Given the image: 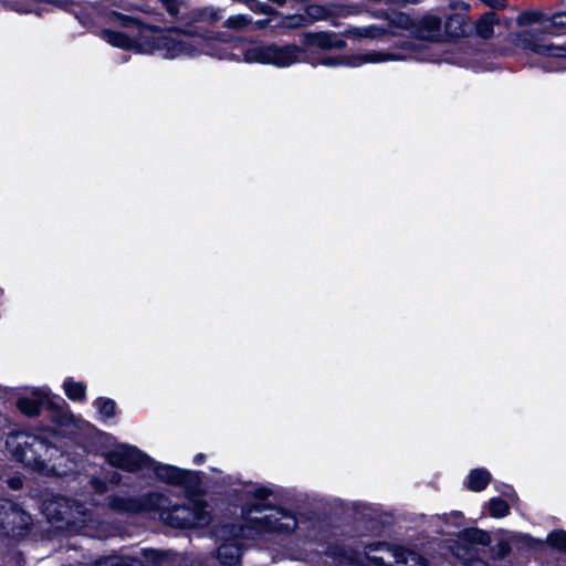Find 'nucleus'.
Returning <instances> with one entry per match:
<instances>
[{"mask_svg": "<svg viewBox=\"0 0 566 566\" xmlns=\"http://www.w3.org/2000/svg\"><path fill=\"white\" fill-rule=\"evenodd\" d=\"M143 566H163L167 559L165 552L155 548H144L142 551Z\"/></svg>", "mask_w": 566, "mask_h": 566, "instance_id": "f704fd0d", "label": "nucleus"}, {"mask_svg": "<svg viewBox=\"0 0 566 566\" xmlns=\"http://www.w3.org/2000/svg\"><path fill=\"white\" fill-rule=\"evenodd\" d=\"M370 35L368 29L348 28L339 33L334 31H305L301 35V45L295 43L279 45L274 42L252 44L241 39L233 46V52L230 53L229 59L249 64L258 63L283 69L300 62V54L306 52V49L343 50L347 46L344 38L363 39Z\"/></svg>", "mask_w": 566, "mask_h": 566, "instance_id": "f257e3e1", "label": "nucleus"}, {"mask_svg": "<svg viewBox=\"0 0 566 566\" xmlns=\"http://www.w3.org/2000/svg\"><path fill=\"white\" fill-rule=\"evenodd\" d=\"M154 473V476L168 485L182 488L188 496L202 494L201 485L203 472L181 469L176 465L157 462L153 458V463L146 467Z\"/></svg>", "mask_w": 566, "mask_h": 566, "instance_id": "7ed1b4c3", "label": "nucleus"}, {"mask_svg": "<svg viewBox=\"0 0 566 566\" xmlns=\"http://www.w3.org/2000/svg\"><path fill=\"white\" fill-rule=\"evenodd\" d=\"M526 48H528L535 54L545 57L566 59V46H559L552 43H541L536 39L532 38L527 41Z\"/></svg>", "mask_w": 566, "mask_h": 566, "instance_id": "4be33fe9", "label": "nucleus"}, {"mask_svg": "<svg viewBox=\"0 0 566 566\" xmlns=\"http://www.w3.org/2000/svg\"><path fill=\"white\" fill-rule=\"evenodd\" d=\"M233 2L242 3V4H249V2H252V0H232Z\"/></svg>", "mask_w": 566, "mask_h": 566, "instance_id": "6e6d98bb", "label": "nucleus"}, {"mask_svg": "<svg viewBox=\"0 0 566 566\" xmlns=\"http://www.w3.org/2000/svg\"><path fill=\"white\" fill-rule=\"evenodd\" d=\"M7 444L12 447L13 459L24 468L34 471H42L45 468L43 457L50 447L46 438L24 430H17L10 433Z\"/></svg>", "mask_w": 566, "mask_h": 566, "instance_id": "f03ea898", "label": "nucleus"}, {"mask_svg": "<svg viewBox=\"0 0 566 566\" xmlns=\"http://www.w3.org/2000/svg\"><path fill=\"white\" fill-rule=\"evenodd\" d=\"M218 558L226 566H235L241 557V544L221 543L217 549Z\"/></svg>", "mask_w": 566, "mask_h": 566, "instance_id": "a878e982", "label": "nucleus"}, {"mask_svg": "<svg viewBox=\"0 0 566 566\" xmlns=\"http://www.w3.org/2000/svg\"><path fill=\"white\" fill-rule=\"evenodd\" d=\"M33 525L32 516L18 503L0 499V537L20 541L29 535Z\"/></svg>", "mask_w": 566, "mask_h": 566, "instance_id": "39448f33", "label": "nucleus"}, {"mask_svg": "<svg viewBox=\"0 0 566 566\" xmlns=\"http://www.w3.org/2000/svg\"><path fill=\"white\" fill-rule=\"evenodd\" d=\"M154 473V476L168 485L182 488L188 496L202 494L201 485L203 472L181 469L176 465L157 462L153 458V463L146 467Z\"/></svg>", "mask_w": 566, "mask_h": 566, "instance_id": "20e7f679", "label": "nucleus"}, {"mask_svg": "<svg viewBox=\"0 0 566 566\" xmlns=\"http://www.w3.org/2000/svg\"><path fill=\"white\" fill-rule=\"evenodd\" d=\"M163 522L172 528L191 530L190 523V502L188 504H172L167 495L166 502H161V507L156 511Z\"/></svg>", "mask_w": 566, "mask_h": 566, "instance_id": "1a4fd4ad", "label": "nucleus"}, {"mask_svg": "<svg viewBox=\"0 0 566 566\" xmlns=\"http://www.w3.org/2000/svg\"><path fill=\"white\" fill-rule=\"evenodd\" d=\"M385 54L382 52H369L366 54H353L345 56H327L322 57L319 60V64L325 66H338V65H347L357 67L363 65L364 63H377L385 61Z\"/></svg>", "mask_w": 566, "mask_h": 566, "instance_id": "f8f14e48", "label": "nucleus"}, {"mask_svg": "<svg viewBox=\"0 0 566 566\" xmlns=\"http://www.w3.org/2000/svg\"><path fill=\"white\" fill-rule=\"evenodd\" d=\"M270 2L279 6V7H283L287 0H269Z\"/></svg>", "mask_w": 566, "mask_h": 566, "instance_id": "864d4df0", "label": "nucleus"}, {"mask_svg": "<svg viewBox=\"0 0 566 566\" xmlns=\"http://www.w3.org/2000/svg\"><path fill=\"white\" fill-rule=\"evenodd\" d=\"M442 20L438 15H423L415 24L416 36L426 41H438L441 36Z\"/></svg>", "mask_w": 566, "mask_h": 566, "instance_id": "f3484780", "label": "nucleus"}, {"mask_svg": "<svg viewBox=\"0 0 566 566\" xmlns=\"http://www.w3.org/2000/svg\"><path fill=\"white\" fill-rule=\"evenodd\" d=\"M163 29L164 31L160 33H153L151 35L147 34V36L144 38L142 42V53L151 54L156 51H160L164 52V56L167 59H174L181 54L192 53L195 48L191 43L184 40L175 39L169 34H165L164 32L167 31L168 33H177L185 35H193L197 34L196 32L179 27H170L167 29Z\"/></svg>", "mask_w": 566, "mask_h": 566, "instance_id": "423d86ee", "label": "nucleus"}, {"mask_svg": "<svg viewBox=\"0 0 566 566\" xmlns=\"http://www.w3.org/2000/svg\"><path fill=\"white\" fill-rule=\"evenodd\" d=\"M253 23L249 14H235L224 21V27L231 30H242Z\"/></svg>", "mask_w": 566, "mask_h": 566, "instance_id": "4c0bfd02", "label": "nucleus"}, {"mask_svg": "<svg viewBox=\"0 0 566 566\" xmlns=\"http://www.w3.org/2000/svg\"><path fill=\"white\" fill-rule=\"evenodd\" d=\"M273 494L272 490L266 486H259L253 492H251L253 502H248L242 506V514H250L253 512L262 513L268 510H277L283 517H294L291 511L284 507H276L270 502H268L269 497Z\"/></svg>", "mask_w": 566, "mask_h": 566, "instance_id": "9b49d317", "label": "nucleus"}, {"mask_svg": "<svg viewBox=\"0 0 566 566\" xmlns=\"http://www.w3.org/2000/svg\"><path fill=\"white\" fill-rule=\"evenodd\" d=\"M63 390L65 396L74 402H83L86 400L87 387L83 381H76L73 377H66L63 381Z\"/></svg>", "mask_w": 566, "mask_h": 566, "instance_id": "b1692460", "label": "nucleus"}, {"mask_svg": "<svg viewBox=\"0 0 566 566\" xmlns=\"http://www.w3.org/2000/svg\"><path fill=\"white\" fill-rule=\"evenodd\" d=\"M545 32L551 35H559L566 31V11L555 12L552 15L546 14Z\"/></svg>", "mask_w": 566, "mask_h": 566, "instance_id": "c85d7f7f", "label": "nucleus"}, {"mask_svg": "<svg viewBox=\"0 0 566 566\" xmlns=\"http://www.w3.org/2000/svg\"><path fill=\"white\" fill-rule=\"evenodd\" d=\"M546 14L538 10H525L517 15V24L520 27H531L539 24L542 30L545 29Z\"/></svg>", "mask_w": 566, "mask_h": 566, "instance_id": "c756f323", "label": "nucleus"}, {"mask_svg": "<svg viewBox=\"0 0 566 566\" xmlns=\"http://www.w3.org/2000/svg\"><path fill=\"white\" fill-rule=\"evenodd\" d=\"M248 527L254 531L256 534H270V533H290L296 527V521L292 528L289 525L281 522L280 518L272 515H265L263 517H250L247 520Z\"/></svg>", "mask_w": 566, "mask_h": 566, "instance_id": "2eb2a0df", "label": "nucleus"}, {"mask_svg": "<svg viewBox=\"0 0 566 566\" xmlns=\"http://www.w3.org/2000/svg\"><path fill=\"white\" fill-rule=\"evenodd\" d=\"M212 521L208 504L203 500H190L191 530L207 527Z\"/></svg>", "mask_w": 566, "mask_h": 566, "instance_id": "6ab92c4d", "label": "nucleus"}, {"mask_svg": "<svg viewBox=\"0 0 566 566\" xmlns=\"http://www.w3.org/2000/svg\"><path fill=\"white\" fill-rule=\"evenodd\" d=\"M545 546L566 554V531L562 528L551 531L544 541Z\"/></svg>", "mask_w": 566, "mask_h": 566, "instance_id": "7c9ffc66", "label": "nucleus"}, {"mask_svg": "<svg viewBox=\"0 0 566 566\" xmlns=\"http://www.w3.org/2000/svg\"><path fill=\"white\" fill-rule=\"evenodd\" d=\"M394 557L395 562L398 565H406L408 566V562L412 560L415 564H420L421 566H427V560L423 556H421L419 553L415 552L413 549H410L408 547L397 545L394 548Z\"/></svg>", "mask_w": 566, "mask_h": 566, "instance_id": "cd10ccee", "label": "nucleus"}, {"mask_svg": "<svg viewBox=\"0 0 566 566\" xmlns=\"http://www.w3.org/2000/svg\"><path fill=\"white\" fill-rule=\"evenodd\" d=\"M212 34H213V32L206 30L202 34H200V36L202 39L210 40L213 38Z\"/></svg>", "mask_w": 566, "mask_h": 566, "instance_id": "603ef678", "label": "nucleus"}, {"mask_svg": "<svg viewBox=\"0 0 566 566\" xmlns=\"http://www.w3.org/2000/svg\"><path fill=\"white\" fill-rule=\"evenodd\" d=\"M274 21H276V18L275 17H268L264 18V19H259L256 20L255 22H253L254 24V30H263V29H266V28H272V29H275L274 28Z\"/></svg>", "mask_w": 566, "mask_h": 566, "instance_id": "a18cd8bd", "label": "nucleus"}, {"mask_svg": "<svg viewBox=\"0 0 566 566\" xmlns=\"http://www.w3.org/2000/svg\"><path fill=\"white\" fill-rule=\"evenodd\" d=\"M213 533L222 543L240 544L242 538V527L234 523H227L216 526Z\"/></svg>", "mask_w": 566, "mask_h": 566, "instance_id": "393cba45", "label": "nucleus"}, {"mask_svg": "<svg viewBox=\"0 0 566 566\" xmlns=\"http://www.w3.org/2000/svg\"><path fill=\"white\" fill-rule=\"evenodd\" d=\"M10 486L13 490H19L22 486V481L18 478H13L10 480Z\"/></svg>", "mask_w": 566, "mask_h": 566, "instance_id": "3c124183", "label": "nucleus"}, {"mask_svg": "<svg viewBox=\"0 0 566 566\" xmlns=\"http://www.w3.org/2000/svg\"><path fill=\"white\" fill-rule=\"evenodd\" d=\"M486 6L492 9H504L506 7V0H483Z\"/></svg>", "mask_w": 566, "mask_h": 566, "instance_id": "49530a36", "label": "nucleus"}, {"mask_svg": "<svg viewBox=\"0 0 566 566\" xmlns=\"http://www.w3.org/2000/svg\"><path fill=\"white\" fill-rule=\"evenodd\" d=\"M247 7L254 13L265 14L268 17H279V11L265 2L252 0Z\"/></svg>", "mask_w": 566, "mask_h": 566, "instance_id": "a19ab883", "label": "nucleus"}, {"mask_svg": "<svg viewBox=\"0 0 566 566\" xmlns=\"http://www.w3.org/2000/svg\"><path fill=\"white\" fill-rule=\"evenodd\" d=\"M107 483H112V484H118L122 480V476L118 472H109V474L105 478Z\"/></svg>", "mask_w": 566, "mask_h": 566, "instance_id": "09e8293b", "label": "nucleus"}, {"mask_svg": "<svg viewBox=\"0 0 566 566\" xmlns=\"http://www.w3.org/2000/svg\"><path fill=\"white\" fill-rule=\"evenodd\" d=\"M492 481L490 471L485 468L472 469L467 475L463 485L472 492H482Z\"/></svg>", "mask_w": 566, "mask_h": 566, "instance_id": "412c9836", "label": "nucleus"}, {"mask_svg": "<svg viewBox=\"0 0 566 566\" xmlns=\"http://www.w3.org/2000/svg\"><path fill=\"white\" fill-rule=\"evenodd\" d=\"M276 21L274 22V28L277 29H298L310 24L308 17L301 13L287 14L275 17Z\"/></svg>", "mask_w": 566, "mask_h": 566, "instance_id": "bb28decb", "label": "nucleus"}, {"mask_svg": "<svg viewBox=\"0 0 566 566\" xmlns=\"http://www.w3.org/2000/svg\"><path fill=\"white\" fill-rule=\"evenodd\" d=\"M90 484L93 488V490L96 493H98V494H103V493H105L107 491V481H106V479H99V478L93 476L90 480Z\"/></svg>", "mask_w": 566, "mask_h": 566, "instance_id": "c03bdc74", "label": "nucleus"}, {"mask_svg": "<svg viewBox=\"0 0 566 566\" xmlns=\"http://www.w3.org/2000/svg\"><path fill=\"white\" fill-rule=\"evenodd\" d=\"M514 542L518 548H526L528 551L541 552L544 549V541L533 537L531 534L517 533Z\"/></svg>", "mask_w": 566, "mask_h": 566, "instance_id": "2f4dec72", "label": "nucleus"}, {"mask_svg": "<svg viewBox=\"0 0 566 566\" xmlns=\"http://www.w3.org/2000/svg\"><path fill=\"white\" fill-rule=\"evenodd\" d=\"M329 15V9L321 4H308L305 10V17H308L310 23L313 21L327 19Z\"/></svg>", "mask_w": 566, "mask_h": 566, "instance_id": "58836bf2", "label": "nucleus"}, {"mask_svg": "<svg viewBox=\"0 0 566 566\" xmlns=\"http://www.w3.org/2000/svg\"><path fill=\"white\" fill-rule=\"evenodd\" d=\"M51 520H55L56 522H60L63 520L61 512H57L56 515H52Z\"/></svg>", "mask_w": 566, "mask_h": 566, "instance_id": "5fc2aeb1", "label": "nucleus"}, {"mask_svg": "<svg viewBox=\"0 0 566 566\" xmlns=\"http://www.w3.org/2000/svg\"><path fill=\"white\" fill-rule=\"evenodd\" d=\"M166 12L174 19L179 20L180 7L182 0H158Z\"/></svg>", "mask_w": 566, "mask_h": 566, "instance_id": "37998d69", "label": "nucleus"}, {"mask_svg": "<svg viewBox=\"0 0 566 566\" xmlns=\"http://www.w3.org/2000/svg\"><path fill=\"white\" fill-rule=\"evenodd\" d=\"M454 514H455L457 516H459V517H462V516H463V514H462L461 512H454Z\"/></svg>", "mask_w": 566, "mask_h": 566, "instance_id": "4d7b16f0", "label": "nucleus"}, {"mask_svg": "<svg viewBox=\"0 0 566 566\" xmlns=\"http://www.w3.org/2000/svg\"><path fill=\"white\" fill-rule=\"evenodd\" d=\"M458 542L465 547L470 545L490 546L491 535L488 531L479 527H467L458 533Z\"/></svg>", "mask_w": 566, "mask_h": 566, "instance_id": "aec40b11", "label": "nucleus"}, {"mask_svg": "<svg viewBox=\"0 0 566 566\" xmlns=\"http://www.w3.org/2000/svg\"><path fill=\"white\" fill-rule=\"evenodd\" d=\"M102 38L114 48L126 51L134 50L142 53V40L138 38H132L123 31L103 29Z\"/></svg>", "mask_w": 566, "mask_h": 566, "instance_id": "a211bd4d", "label": "nucleus"}, {"mask_svg": "<svg viewBox=\"0 0 566 566\" xmlns=\"http://www.w3.org/2000/svg\"><path fill=\"white\" fill-rule=\"evenodd\" d=\"M497 14L494 11L484 12L475 22V32L476 34L488 40L494 34V25L499 24Z\"/></svg>", "mask_w": 566, "mask_h": 566, "instance_id": "5701e85b", "label": "nucleus"}, {"mask_svg": "<svg viewBox=\"0 0 566 566\" xmlns=\"http://www.w3.org/2000/svg\"><path fill=\"white\" fill-rule=\"evenodd\" d=\"M489 547L491 552V558L493 560H502L505 557H507L512 552L511 544L506 539H500L494 545L490 544Z\"/></svg>", "mask_w": 566, "mask_h": 566, "instance_id": "e433bc0d", "label": "nucleus"}, {"mask_svg": "<svg viewBox=\"0 0 566 566\" xmlns=\"http://www.w3.org/2000/svg\"><path fill=\"white\" fill-rule=\"evenodd\" d=\"M472 32L470 19L463 13H451L443 24V36L447 41H455L469 36Z\"/></svg>", "mask_w": 566, "mask_h": 566, "instance_id": "ddd939ff", "label": "nucleus"}, {"mask_svg": "<svg viewBox=\"0 0 566 566\" xmlns=\"http://www.w3.org/2000/svg\"><path fill=\"white\" fill-rule=\"evenodd\" d=\"M222 15L220 10L214 9L212 7H205L200 9H196L192 12V21L196 22H207L213 24L221 20Z\"/></svg>", "mask_w": 566, "mask_h": 566, "instance_id": "473e14b6", "label": "nucleus"}, {"mask_svg": "<svg viewBox=\"0 0 566 566\" xmlns=\"http://www.w3.org/2000/svg\"><path fill=\"white\" fill-rule=\"evenodd\" d=\"M112 15L114 17V22H116L119 27L125 29H136L138 32L137 38L142 41L147 36V32L160 33L164 31V29L159 25L146 23L138 18L125 13L113 11Z\"/></svg>", "mask_w": 566, "mask_h": 566, "instance_id": "dca6fc26", "label": "nucleus"}, {"mask_svg": "<svg viewBox=\"0 0 566 566\" xmlns=\"http://www.w3.org/2000/svg\"><path fill=\"white\" fill-rule=\"evenodd\" d=\"M105 566H143L139 557L112 556L104 562Z\"/></svg>", "mask_w": 566, "mask_h": 566, "instance_id": "ea45409f", "label": "nucleus"}, {"mask_svg": "<svg viewBox=\"0 0 566 566\" xmlns=\"http://www.w3.org/2000/svg\"><path fill=\"white\" fill-rule=\"evenodd\" d=\"M44 409L49 419L59 427H69L72 423L73 415L67 402L59 395H54L48 388Z\"/></svg>", "mask_w": 566, "mask_h": 566, "instance_id": "9d476101", "label": "nucleus"}, {"mask_svg": "<svg viewBox=\"0 0 566 566\" xmlns=\"http://www.w3.org/2000/svg\"><path fill=\"white\" fill-rule=\"evenodd\" d=\"M42 2L53 3V0H20L17 2L19 6L17 10L23 13L38 12L39 4Z\"/></svg>", "mask_w": 566, "mask_h": 566, "instance_id": "79ce46f5", "label": "nucleus"}, {"mask_svg": "<svg viewBox=\"0 0 566 566\" xmlns=\"http://www.w3.org/2000/svg\"><path fill=\"white\" fill-rule=\"evenodd\" d=\"M502 494L511 500H513L514 497L517 499L515 490L510 484H504V490H502Z\"/></svg>", "mask_w": 566, "mask_h": 566, "instance_id": "de8ad7c7", "label": "nucleus"}, {"mask_svg": "<svg viewBox=\"0 0 566 566\" xmlns=\"http://www.w3.org/2000/svg\"><path fill=\"white\" fill-rule=\"evenodd\" d=\"M206 459H207V457H206L205 453H197L193 457V463L197 464V465L203 464Z\"/></svg>", "mask_w": 566, "mask_h": 566, "instance_id": "8fccbe9b", "label": "nucleus"}, {"mask_svg": "<svg viewBox=\"0 0 566 566\" xmlns=\"http://www.w3.org/2000/svg\"><path fill=\"white\" fill-rule=\"evenodd\" d=\"M166 500L167 495L159 492H149L139 497L113 495L109 497L108 505L116 512L139 514L158 511L161 502Z\"/></svg>", "mask_w": 566, "mask_h": 566, "instance_id": "6e6552de", "label": "nucleus"}, {"mask_svg": "<svg viewBox=\"0 0 566 566\" xmlns=\"http://www.w3.org/2000/svg\"><path fill=\"white\" fill-rule=\"evenodd\" d=\"M106 462L125 472L136 473L153 463V458L135 446L123 444L105 453Z\"/></svg>", "mask_w": 566, "mask_h": 566, "instance_id": "0eeeda50", "label": "nucleus"}, {"mask_svg": "<svg viewBox=\"0 0 566 566\" xmlns=\"http://www.w3.org/2000/svg\"><path fill=\"white\" fill-rule=\"evenodd\" d=\"M48 388H34L30 396L19 397L15 402L17 409L29 418H35L44 409Z\"/></svg>", "mask_w": 566, "mask_h": 566, "instance_id": "4468645a", "label": "nucleus"}, {"mask_svg": "<svg viewBox=\"0 0 566 566\" xmlns=\"http://www.w3.org/2000/svg\"><path fill=\"white\" fill-rule=\"evenodd\" d=\"M93 407L103 416L105 419H109L116 416L117 405L114 399L107 397H97L93 401Z\"/></svg>", "mask_w": 566, "mask_h": 566, "instance_id": "72a5a7b5", "label": "nucleus"}, {"mask_svg": "<svg viewBox=\"0 0 566 566\" xmlns=\"http://www.w3.org/2000/svg\"><path fill=\"white\" fill-rule=\"evenodd\" d=\"M488 510L493 518H503L510 514L509 503L500 496L490 499Z\"/></svg>", "mask_w": 566, "mask_h": 566, "instance_id": "c9c22d12", "label": "nucleus"}]
</instances>
